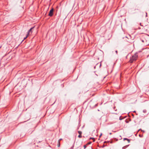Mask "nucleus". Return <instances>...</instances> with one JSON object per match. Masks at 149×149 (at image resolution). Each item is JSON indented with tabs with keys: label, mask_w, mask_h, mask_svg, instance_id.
Here are the masks:
<instances>
[{
	"label": "nucleus",
	"mask_w": 149,
	"mask_h": 149,
	"mask_svg": "<svg viewBox=\"0 0 149 149\" xmlns=\"http://www.w3.org/2000/svg\"><path fill=\"white\" fill-rule=\"evenodd\" d=\"M138 53H135L133 54H132L130 58V60L129 62L130 63H132L136 61L138 58Z\"/></svg>",
	"instance_id": "obj_1"
},
{
	"label": "nucleus",
	"mask_w": 149,
	"mask_h": 149,
	"mask_svg": "<svg viewBox=\"0 0 149 149\" xmlns=\"http://www.w3.org/2000/svg\"><path fill=\"white\" fill-rule=\"evenodd\" d=\"M54 9L53 8H52L50 11H49V13L48 14V15L50 16V17H51L53 15V12H54Z\"/></svg>",
	"instance_id": "obj_2"
},
{
	"label": "nucleus",
	"mask_w": 149,
	"mask_h": 149,
	"mask_svg": "<svg viewBox=\"0 0 149 149\" xmlns=\"http://www.w3.org/2000/svg\"><path fill=\"white\" fill-rule=\"evenodd\" d=\"M34 28V27H32L29 30V31H28V32H27V34H29V33L31 32V33H32V30L33 29V28Z\"/></svg>",
	"instance_id": "obj_3"
},
{
	"label": "nucleus",
	"mask_w": 149,
	"mask_h": 149,
	"mask_svg": "<svg viewBox=\"0 0 149 149\" xmlns=\"http://www.w3.org/2000/svg\"><path fill=\"white\" fill-rule=\"evenodd\" d=\"M123 140H127L128 141V143H129L130 142V140L127 138H124L123 139Z\"/></svg>",
	"instance_id": "obj_4"
},
{
	"label": "nucleus",
	"mask_w": 149,
	"mask_h": 149,
	"mask_svg": "<svg viewBox=\"0 0 149 149\" xmlns=\"http://www.w3.org/2000/svg\"><path fill=\"white\" fill-rule=\"evenodd\" d=\"M29 36V34H27L26 36L24 38V40H23L22 42L24 40H25L28 36Z\"/></svg>",
	"instance_id": "obj_5"
},
{
	"label": "nucleus",
	"mask_w": 149,
	"mask_h": 149,
	"mask_svg": "<svg viewBox=\"0 0 149 149\" xmlns=\"http://www.w3.org/2000/svg\"><path fill=\"white\" fill-rule=\"evenodd\" d=\"M129 146V145H127L125 146L124 147H123L122 148L123 149H125L126 148H127Z\"/></svg>",
	"instance_id": "obj_6"
},
{
	"label": "nucleus",
	"mask_w": 149,
	"mask_h": 149,
	"mask_svg": "<svg viewBox=\"0 0 149 149\" xmlns=\"http://www.w3.org/2000/svg\"><path fill=\"white\" fill-rule=\"evenodd\" d=\"M143 113H146L147 112V110L146 109H145L143 110Z\"/></svg>",
	"instance_id": "obj_7"
},
{
	"label": "nucleus",
	"mask_w": 149,
	"mask_h": 149,
	"mask_svg": "<svg viewBox=\"0 0 149 149\" xmlns=\"http://www.w3.org/2000/svg\"><path fill=\"white\" fill-rule=\"evenodd\" d=\"M78 133L79 134L81 135L82 132L81 131H78Z\"/></svg>",
	"instance_id": "obj_8"
},
{
	"label": "nucleus",
	"mask_w": 149,
	"mask_h": 149,
	"mask_svg": "<svg viewBox=\"0 0 149 149\" xmlns=\"http://www.w3.org/2000/svg\"><path fill=\"white\" fill-rule=\"evenodd\" d=\"M90 139H92L93 140V141H95V139L94 138H90Z\"/></svg>",
	"instance_id": "obj_9"
},
{
	"label": "nucleus",
	"mask_w": 149,
	"mask_h": 149,
	"mask_svg": "<svg viewBox=\"0 0 149 149\" xmlns=\"http://www.w3.org/2000/svg\"><path fill=\"white\" fill-rule=\"evenodd\" d=\"M78 137L79 138H81L82 137L81 135H80L78 136Z\"/></svg>",
	"instance_id": "obj_10"
},
{
	"label": "nucleus",
	"mask_w": 149,
	"mask_h": 149,
	"mask_svg": "<svg viewBox=\"0 0 149 149\" xmlns=\"http://www.w3.org/2000/svg\"><path fill=\"white\" fill-rule=\"evenodd\" d=\"M58 147H59L60 146V141H58Z\"/></svg>",
	"instance_id": "obj_11"
},
{
	"label": "nucleus",
	"mask_w": 149,
	"mask_h": 149,
	"mask_svg": "<svg viewBox=\"0 0 149 149\" xmlns=\"http://www.w3.org/2000/svg\"><path fill=\"white\" fill-rule=\"evenodd\" d=\"M84 149H85L86 148V145H84Z\"/></svg>",
	"instance_id": "obj_12"
},
{
	"label": "nucleus",
	"mask_w": 149,
	"mask_h": 149,
	"mask_svg": "<svg viewBox=\"0 0 149 149\" xmlns=\"http://www.w3.org/2000/svg\"><path fill=\"white\" fill-rule=\"evenodd\" d=\"M115 52L116 53V54H118V51L117 50H116L115 51Z\"/></svg>",
	"instance_id": "obj_13"
},
{
	"label": "nucleus",
	"mask_w": 149,
	"mask_h": 149,
	"mask_svg": "<svg viewBox=\"0 0 149 149\" xmlns=\"http://www.w3.org/2000/svg\"><path fill=\"white\" fill-rule=\"evenodd\" d=\"M149 57V54L147 56V57L148 58Z\"/></svg>",
	"instance_id": "obj_14"
},
{
	"label": "nucleus",
	"mask_w": 149,
	"mask_h": 149,
	"mask_svg": "<svg viewBox=\"0 0 149 149\" xmlns=\"http://www.w3.org/2000/svg\"><path fill=\"white\" fill-rule=\"evenodd\" d=\"M102 134H100V136H102Z\"/></svg>",
	"instance_id": "obj_15"
},
{
	"label": "nucleus",
	"mask_w": 149,
	"mask_h": 149,
	"mask_svg": "<svg viewBox=\"0 0 149 149\" xmlns=\"http://www.w3.org/2000/svg\"><path fill=\"white\" fill-rule=\"evenodd\" d=\"M133 112H134V113H136V111H133Z\"/></svg>",
	"instance_id": "obj_16"
},
{
	"label": "nucleus",
	"mask_w": 149,
	"mask_h": 149,
	"mask_svg": "<svg viewBox=\"0 0 149 149\" xmlns=\"http://www.w3.org/2000/svg\"><path fill=\"white\" fill-rule=\"evenodd\" d=\"M120 119V120H121L122 119H121L120 118V119Z\"/></svg>",
	"instance_id": "obj_17"
},
{
	"label": "nucleus",
	"mask_w": 149,
	"mask_h": 149,
	"mask_svg": "<svg viewBox=\"0 0 149 149\" xmlns=\"http://www.w3.org/2000/svg\"><path fill=\"white\" fill-rule=\"evenodd\" d=\"M139 136H141V135H140V134H139Z\"/></svg>",
	"instance_id": "obj_18"
},
{
	"label": "nucleus",
	"mask_w": 149,
	"mask_h": 149,
	"mask_svg": "<svg viewBox=\"0 0 149 149\" xmlns=\"http://www.w3.org/2000/svg\"><path fill=\"white\" fill-rule=\"evenodd\" d=\"M79 127H78V129H79Z\"/></svg>",
	"instance_id": "obj_19"
},
{
	"label": "nucleus",
	"mask_w": 149,
	"mask_h": 149,
	"mask_svg": "<svg viewBox=\"0 0 149 149\" xmlns=\"http://www.w3.org/2000/svg\"><path fill=\"white\" fill-rule=\"evenodd\" d=\"M132 116H134V115L132 114Z\"/></svg>",
	"instance_id": "obj_20"
}]
</instances>
